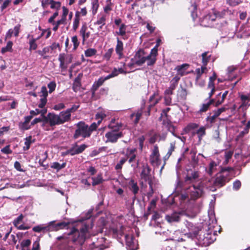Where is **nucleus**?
I'll use <instances>...</instances> for the list:
<instances>
[{
    "label": "nucleus",
    "instance_id": "nucleus-5",
    "mask_svg": "<svg viewBox=\"0 0 250 250\" xmlns=\"http://www.w3.org/2000/svg\"><path fill=\"white\" fill-rule=\"evenodd\" d=\"M150 56L151 52L149 55H146L143 49H139L131 59V62L129 65L130 66L133 65L141 66L146 62L148 66L152 65L155 63L156 60H155L153 62H150Z\"/></svg>",
    "mask_w": 250,
    "mask_h": 250
},
{
    "label": "nucleus",
    "instance_id": "nucleus-51",
    "mask_svg": "<svg viewBox=\"0 0 250 250\" xmlns=\"http://www.w3.org/2000/svg\"><path fill=\"white\" fill-rule=\"evenodd\" d=\"M61 5V3L59 1H55L51 0L50 7L52 9H59Z\"/></svg>",
    "mask_w": 250,
    "mask_h": 250
},
{
    "label": "nucleus",
    "instance_id": "nucleus-1",
    "mask_svg": "<svg viewBox=\"0 0 250 250\" xmlns=\"http://www.w3.org/2000/svg\"><path fill=\"white\" fill-rule=\"evenodd\" d=\"M200 174L196 171L188 172L185 178L186 184H191L188 187H185L186 193L182 195L183 199L190 197L191 199L195 200L201 197L203 193V184L199 180Z\"/></svg>",
    "mask_w": 250,
    "mask_h": 250
},
{
    "label": "nucleus",
    "instance_id": "nucleus-15",
    "mask_svg": "<svg viewBox=\"0 0 250 250\" xmlns=\"http://www.w3.org/2000/svg\"><path fill=\"white\" fill-rule=\"evenodd\" d=\"M86 147L87 146L84 144L79 146L75 145L68 150V153L71 155L79 154L84 151Z\"/></svg>",
    "mask_w": 250,
    "mask_h": 250
},
{
    "label": "nucleus",
    "instance_id": "nucleus-8",
    "mask_svg": "<svg viewBox=\"0 0 250 250\" xmlns=\"http://www.w3.org/2000/svg\"><path fill=\"white\" fill-rule=\"evenodd\" d=\"M233 169L232 167H227L222 169L221 173L217 175L214 182V184L216 186L219 187L224 186L226 182H228L230 180L228 178L229 172L232 171Z\"/></svg>",
    "mask_w": 250,
    "mask_h": 250
},
{
    "label": "nucleus",
    "instance_id": "nucleus-6",
    "mask_svg": "<svg viewBox=\"0 0 250 250\" xmlns=\"http://www.w3.org/2000/svg\"><path fill=\"white\" fill-rule=\"evenodd\" d=\"M75 125L76 128L73 135L75 139L82 138V140H83L90 136L89 126L84 122H79Z\"/></svg>",
    "mask_w": 250,
    "mask_h": 250
},
{
    "label": "nucleus",
    "instance_id": "nucleus-17",
    "mask_svg": "<svg viewBox=\"0 0 250 250\" xmlns=\"http://www.w3.org/2000/svg\"><path fill=\"white\" fill-rule=\"evenodd\" d=\"M20 25L15 26L14 29H10L6 33L5 40L10 39L13 35L15 37H18L20 32Z\"/></svg>",
    "mask_w": 250,
    "mask_h": 250
},
{
    "label": "nucleus",
    "instance_id": "nucleus-35",
    "mask_svg": "<svg viewBox=\"0 0 250 250\" xmlns=\"http://www.w3.org/2000/svg\"><path fill=\"white\" fill-rule=\"evenodd\" d=\"M33 230L37 232L41 231H47L46 225H41L36 226L33 228Z\"/></svg>",
    "mask_w": 250,
    "mask_h": 250
},
{
    "label": "nucleus",
    "instance_id": "nucleus-29",
    "mask_svg": "<svg viewBox=\"0 0 250 250\" xmlns=\"http://www.w3.org/2000/svg\"><path fill=\"white\" fill-rule=\"evenodd\" d=\"M161 98L158 96L157 93H154L149 98V102L151 103L149 106L155 105L161 100Z\"/></svg>",
    "mask_w": 250,
    "mask_h": 250
},
{
    "label": "nucleus",
    "instance_id": "nucleus-21",
    "mask_svg": "<svg viewBox=\"0 0 250 250\" xmlns=\"http://www.w3.org/2000/svg\"><path fill=\"white\" fill-rule=\"evenodd\" d=\"M59 61L60 62V67L62 70H65L67 67V64L71 62V58L68 61H65V58L64 54H60Z\"/></svg>",
    "mask_w": 250,
    "mask_h": 250
},
{
    "label": "nucleus",
    "instance_id": "nucleus-9",
    "mask_svg": "<svg viewBox=\"0 0 250 250\" xmlns=\"http://www.w3.org/2000/svg\"><path fill=\"white\" fill-rule=\"evenodd\" d=\"M43 122L44 124L49 123L51 126L61 124L58 115L51 113H49L47 117L43 116Z\"/></svg>",
    "mask_w": 250,
    "mask_h": 250
},
{
    "label": "nucleus",
    "instance_id": "nucleus-23",
    "mask_svg": "<svg viewBox=\"0 0 250 250\" xmlns=\"http://www.w3.org/2000/svg\"><path fill=\"white\" fill-rule=\"evenodd\" d=\"M128 187L129 189L133 192L134 195L138 193L139 188L137 185V183L134 180L131 179L128 183Z\"/></svg>",
    "mask_w": 250,
    "mask_h": 250
},
{
    "label": "nucleus",
    "instance_id": "nucleus-42",
    "mask_svg": "<svg viewBox=\"0 0 250 250\" xmlns=\"http://www.w3.org/2000/svg\"><path fill=\"white\" fill-rule=\"evenodd\" d=\"M97 50L94 48H89L84 52L85 55L87 57H92L96 54Z\"/></svg>",
    "mask_w": 250,
    "mask_h": 250
},
{
    "label": "nucleus",
    "instance_id": "nucleus-43",
    "mask_svg": "<svg viewBox=\"0 0 250 250\" xmlns=\"http://www.w3.org/2000/svg\"><path fill=\"white\" fill-rule=\"evenodd\" d=\"M98 0H93L92 1V10L93 15H95L99 7Z\"/></svg>",
    "mask_w": 250,
    "mask_h": 250
},
{
    "label": "nucleus",
    "instance_id": "nucleus-38",
    "mask_svg": "<svg viewBox=\"0 0 250 250\" xmlns=\"http://www.w3.org/2000/svg\"><path fill=\"white\" fill-rule=\"evenodd\" d=\"M65 166L66 163H63L62 164H60L58 162H54L51 164V167L59 170L64 168Z\"/></svg>",
    "mask_w": 250,
    "mask_h": 250
},
{
    "label": "nucleus",
    "instance_id": "nucleus-39",
    "mask_svg": "<svg viewBox=\"0 0 250 250\" xmlns=\"http://www.w3.org/2000/svg\"><path fill=\"white\" fill-rule=\"evenodd\" d=\"M39 38L34 39L32 38L30 40L29 44V50L31 51L32 50H35L37 48V44L36 43V41Z\"/></svg>",
    "mask_w": 250,
    "mask_h": 250
},
{
    "label": "nucleus",
    "instance_id": "nucleus-30",
    "mask_svg": "<svg viewBox=\"0 0 250 250\" xmlns=\"http://www.w3.org/2000/svg\"><path fill=\"white\" fill-rule=\"evenodd\" d=\"M150 162L151 164L154 166H159L160 165V163H161L160 156L150 155Z\"/></svg>",
    "mask_w": 250,
    "mask_h": 250
},
{
    "label": "nucleus",
    "instance_id": "nucleus-20",
    "mask_svg": "<svg viewBox=\"0 0 250 250\" xmlns=\"http://www.w3.org/2000/svg\"><path fill=\"white\" fill-rule=\"evenodd\" d=\"M58 116L61 124L69 121L71 118V114L67 110L61 112Z\"/></svg>",
    "mask_w": 250,
    "mask_h": 250
},
{
    "label": "nucleus",
    "instance_id": "nucleus-31",
    "mask_svg": "<svg viewBox=\"0 0 250 250\" xmlns=\"http://www.w3.org/2000/svg\"><path fill=\"white\" fill-rule=\"evenodd\" d=\"M187 96L186 90L181 86L177 91L178 98L180 99H185Z\"/></svg>",
    "mask_w": 250,
    "mask_h": 250
},
{
    "label": "nucleus",
    "instance_id": "nucleus-11",
    "mask_svg": "<svg viewBox=\"0 0 250 250\" xmlns=\"http://www.w3.org/2000/svg\"><path fill=\"white\" fill-rule=\"evenodd\" d=\"M223 16L222 13H220L214 9H212L208 15L205 16L204 21H207L208 24L210 22L214 21L217 18H221Z\"/></svg>",
    "mask_w": 250,
    "mask_h": 250
},
{
    "label": "nucleus",
    "instance_id": "nucleus-4",
    "mask_svg": "<svg viewBox=\"0 0 250 250\" xmlns=\"http://www.w3.org/2000/svg\"><path fill=\"white\" fill-rule=\"evenodd\" d=\"M122 124L112 120L108 125L110 130L107 132L105 137L107 139L106 142L116 143L118 139L122 137L123 134L120 131L122 128Z\"/></svg>",
    "mask_w": 250,
    "mask_h": 250
},
{
    "label": "nucleus",
    "instance_id": "nucleus-54",
    "mask_svg": "<svg viewBox=\"0 0 250 250\" xmlns=\"http://www.w3.org/2000/svg\"><path fill=\"white\" fill-rule=\"evenodd\" d=\"M23 218V215L21 214L20 216H19L18 218L14 221L13 224L16 228L18 227V226L20 225V224Z\"/></svg>",
    "mask_w": 250,
    "mask_h": 250
},
{
    "label": "nucleus",
    "instance_id": "nucleus-58",
    "mask_svg": "<svg viewBox=\"0 0 250 250\" xmlns=\"http://www.w3.org/2000/svg\"><path fill=\"white\" fill-rule=\"evenodd\" d=\"M227 2L231 6H235L241 2V0H227Z\"/></svg>",
    "mask_w": 250,
    "mask_h": 250
},
{
    "label": "nucleus",
    "instance_id": "nucleus-13",
    "mask_svg": "<svg viewBox=\"0 0 250 250\" xmlns=\"http://www.w3.org/2000/svg\"><path fill=\"white\" fill-rule=\"evenodd\" d=\"M90 34V32L88 30L86 23H83L80 30V35L82 38V42L83 44H84L85 42L89 38Z\"/></svg>",
    "mask_w": 250,
    "mask_h": 250
},
{
    "label": "nucleus",
    "instance_id": "nucleus-24",
    "mask_svg": "<svg viewBox=\"0 0 250 250\" xmlns=\"http://www.w3.org/2000/svg\"><path fill=\"white\" fill-rule=\"evenodd\" d=\"M240 99L242 101L241 106H247L250 105V92L248 95L241 94L240 96Z\"/></svg>",
    "mask_w": 250,
    "mask_h": 250
},
{
    "label": "nucleus",
    "instance_id": "nucleus-25",
    "mask_svg": "<svg viewBox=\"0 0 250 250\" xmlns=\"http://www.w3.org/2000/svg\"><path fill=\"white\" fill-rule=\"evenodd\" d=\"M215 99H210L207 103L203 104L200 107V109L198 111L199 113H202L206 112L208 110L209 107L211 104H214Z\"/></svg>",
    "mask_w": 250,
    "mask_h": 250
},
{
    "label": "nucleus",
    "instance_id": "nucleus-48",
    "mask_svg": "<svg viewBox=\"0 0 250 250\" xmlns=\"http://www.w3.org/2000/svg\"><path fill=\"white\" fill-rule=\"evenodd\" d=\"M205 130L206 128L204 126L201 127L199 129L197 130L196 133L198 134L199 140H201L202 137L205 135Z\"/></svg>",
    "mask_w": 250,
    "mask_h": 250
},
{
    "label": "nucleus",
    "instance_id": "nucleus-26",
    "mask_svg": "<svg viewBox=\"0 0 250 250\" xmlns=\"http://www.w3.org/2000/svg\"><path fill=\"white\" fill-rule=\"evenodd\" d=\"M189 65L187 63L183 64L181 65L177 66L176 69L177 71L178 75L180 76L184 75L186 70L188 68Z\"/></svg>",
    "mask_w": 250,
    "mask_h": 250
},
{
    "label": "nucleus",
    "instance_id": "nucleus-36",
    "mask_svg": "<svg viewBox=\"0 0 250 250\" xmlns=\"http://www.w3.org/2000/svg\"><path fill=\"white\" fill-rule=\"evenodd\" d=\"M12 46H13V42L11 41H8L7 42V45L5 47H2L1 48V53L2 54L5 53L6 52L9 51L12 52Z\"/></svg>",
    "mask_w": 250,
    "mask_h": 250
},
{
    "label": "nucleus",
    "instance_id": "nucleus-10",
    "mask_svg": "<svg viewBox=\"0 0 250 250\" xmlns=\"http://www.w3.org/2000/svg\"><path fill=\"white\" fill-rule=\"evenodd\" d=\"M67 227V224L64 222L55 224V221H51L46 224L47 231H58Z\"/></svg>",
    "mask_w": 250,
    "mask_h": 250
},
{
    "label": "nucleus",
    "instance_id": "nucleus-62",
    "mask_svg": "<svg viewBox=\"0 0 250 250\" xmlns=\"http://www.w3.org/2000/svg\"><path fill=\"white\" fill-rule=\"evenodd\" d=\"M241 186V182L239 180H236L233 184V188L235 190H237L240 188Z\"/></svg>",
    "mask_w": 250,
    "mask_h": 250
},
{
    "label": "nucleus",
    "instance_id": "nucleus-19",
    "mask_svg": "<svg viewBox=\"0 0 250 250\" xmlns=\"http://www.w3.org/2000/svg\"><path fill=\"white\" fill-rule=\"evenodd\" d=\"M123 43L118 38L117 39V44L115 47L116 54L118 55V59H121L124 57L123 54Z\"/></svg>",
    "mask_w": 250,
    "mask_h": 250
},
{
    "label": "nucleus",
    "instance_id": "nucleus-63",
    "mask_svg": "<svg viewBox=\"0 0 250 250\" xmlns=\"http://www.w3.org/2000/svg\"><path fill=\"white\" fill-rule=\"evenodd\" d=\"M105 17L104 16H102L97 20L95 24L98 25L102 24V25H104L105 24Z\"/></svg>",
    "mask_w": 250,
    "mask_h": 250
},
{
    "label": "nucleus",
    "instance_id": "nucleus-57",
    "mask_svg": "<svg viewBox=\"0 0 250 250\" xmlns=\"http://www.w3.org/2000/svg\"><path fill=\"white\" fill-rule=\"evenodd\" d=\"M114 49L113 48L109 49L104 55V58L106 60H109L113 52Z\"/></svg>",
    "mask_w": 250,
    "mask_h": 250
},
{
    "label": "nucleus",
    "instance_id": "nucleus-28",
    "mask_svg": "<svg viewBox=\"0 0 250 250\" xmlns=\"http://www.w3.org/2000/svg\"><path fill=\"white\" fill-rule=\"evenodd\" d=\"M144 106H145V104H144L142 106L141 108L140 109L138 110L137 111V112H136V113H133L130 115V117L131 118H133L134 116H135V119L134 121V122L135 124H137L139 122V121L140 120L141 117L142 115L143 110L144 108Z\"/></svg>",
    "mask_w": 250,
    "mask_h": 250
},
{
    "label": "nucleus",
    "instance_id": "nucleus-2",
    "mask_svg": "<svg viewBox=\"0 0 250 250\" xmlns=\"http://www.w3.org/2000/svg\"><path fill=\"white\" fill-rule=\"evenodd\" d=\"M91 216V211H88L86 217L78 222L77 228H73L71 231L68 233L73 236V241L77 242L79 244L82 245L84 242L85 239L89 235V230L92 227V222L88 220L84 222V220H88Z\"/></svg>",
    "mask_w": 250,
    "mask_h": 250
},
{
    "label": "nucleus",
    "instance_id": "nucleus-3",
    "mask_svg": "<svg viewBox=\"0 0 250 250\" xmlns=\"http://www.w3.org/2000/svg\"><path fill=\"white\" fill-rule=\"evenodd\" d=\"M186 226L189 232L186 233H182L179 231L175 232L172 238L173 241L184 242L187 241L188 239L193 240L197 237L200 230V228L189 222H186Z\"/></svg>",
    "mask_w": 250,
    "mask_h": 250
},
{
    "label": "nucleus",
    "instance_id": "nucleus-45",
    "mask_svg": "<svg viewBox=\"0 0 250 250\" xmlns=\"http://www.w3.org/2000/svg\"><path fill=\"white\" fill-rule=\"evenodd\" d=\"M207 70V67L205 66H202L201 68H198L196 70L197 73L196 80L200 79L201 76L204 73L205 70Z\"/></svg>",
    "mask_w": 250,
    "mask_h": 250
},
{
    "label": "nucleus",
    "instance_id": "nucleus-55",
    "mask_svg": "<svg viewBox=\"0 0 250 250\" xmlns=\"http://www.w3.org/2000/svg\"><path fill=\"white\" fill-rule=\"evenodd\" d=\"M106 116L104 113H98L96 115V118L98 120V124L100 125L102 120Z\"/></svg>",
    "mask_w": 250,
    "mask_h": 250
},
{
    "label": "nucleus",
    "instance_id": "nucleus-37",
    "mask_svg": "<svg viewBox=\"0 0 250 250\" xmlns=\"http://www.w3.org/2000/svg\"><path fill=\"white\" fill-rule=\"evenodd\" d=\"M80 18L78 17V13H75V18L73 22V29L74 31H76L78 28L80 23Z\"/></svg>",
    "mask_w": 250,
    "mask_h": 250
},
{
    "label": "nucleus",
    "instance_id": "nucleus-61",
    "mask_svg": "<svg viewBox=\"0 0 250 250\" xmlns=\"http://www.w3.org/2000/svg\"><path fill=\"white\" fill-rule=\"evenodd\" d=\"M41 93L42 94L41 96L42 97V98H46L48 95V92L47 90V88L45 86H43L42 87Z\"/></svg>",
    "mask_w": 250,
    "mask_h": 250
},
{
    "label": "nucleus",
    "instance_id": "nucleus-14",
    "mask_svg": "<svg viewBox=\"0 0 250 250\" xmlns=\"http://www.w3.org/2000/svg\"><path fill=\"white\" fill-rule=\"evenodd\" d=\"M126 248L128 250H136L137 246L134 242L133 237L130 235H126L125 237Z\"/></svg>",
    "mask_w": 250,
    "mask_h": 250
},
{
    "label": "nucleus",
    "instance_id": "nucleus-16",
    "mask_svg": "<svg viewBox=\"0 0 250 250\" xmlns=\"http://www.w3.org/2000/svg\"><path fill=\"white\" fill-rule=\"evenodd\" d=\"M181 215V212H175L170 215H167L165 218L167 221L169 223L178 222L180 219Z\"/></svg>",
    "mask_w": 250,
    "mask_h": 250
},
{
    "label": "nucleus",
    "instance_id": "nucleus-32",
    "mask_svg": "<svg viewBox=\"0 0 250 250\" xmlns=\"http://www.w3.org/2000/svg\"><path fill=\"white\" fill-rule=\"evenodd\" d=\"M50 51V47L49 46L45 47L43 48L42 50H38L37 52L42 56L44 59H46L48 58V56L45 55L46 54L49 53Z\"/></svg>",
    "mask_w": 250,
    "mask_h": 250
},
{
    "label": "nucleus",
    "instance_id": "nucleus-41",
    "mask_svg": "<svg viewBox=\"0 0 250 250\" xmlns=\"http://www.w3.org/2000/svg\"><path fill=\"white\" fill-rule=\"evenodd\" d=\"M228 94V91H226L222 95V98L221 100H218L216 101H215L214 105L215 106H217L219 105H220L222 103H223L225 99L226 98V96H227Z\"/></svg>",
    "mask_w": 250,
    "mask_h": 250
},
{
    "label": "nucleus",
    "instance_id": "nucleus-44",
    "mask_svg": "<svg viewBox=\"0 0 250 250\" xmlns=\"http://www.w3.org/2000/svg\"><path fill=\"white\" fill-rule=\"evenodd\" d=\"M126 26L125 24H122L120 25L119 31L116 32L117 34L120 36H124L126 33Z\"/></svg>",
    "mask_w": 250,
    "mask_h": 250
},
{
    "label": "nucleus",
    "instance_id": "nucleus-49",
    "mask_svg": "<svg viewBox=\"0 0 250 250\" xmlns=\"http://www.w3.org/2000/svg\"><path fill=\"white\" fill-rule=\"evenodd\" d=\"M233 154V152L231 151H226L225 153V160L224 162L225 164H228L230 159H231Z\"/></svg>",
    "mask_w": 250,
    "mask_h": 250
},
{
    "label": "nucleus",
    "instance_id": "nucleus-12",
    "mask_svg": "<svg viewBox=\"0 0 250 250\" xmlns=\"http://www.w3.org/2000/svg\"><path fill=\"white\" fill-rule=\"evenodd\" d=\"M216 224V221L215 220H213L212 221V224L209 225L208 229V232L207 233V236H206V239H210V241L208 242V243H212L215 240V236L217 234V231L214 230L213 228H214V225Z\"/></svg>",
    "mask_w": 250,
    "mask_h": 250
},
{
    "label": "nucleus",
    "instance_id": "nucleus-33",
    "mask_svg": "<svg viewBox=\"0 0 250 250\" xmlns=\"http://www.w3.org/2000/svg\"><path fill=\"white\" fill-rule=\"evenodd\" d=\"M47 112V110L46 109H36L35 110H31L30 112V114L32 115V116L37 115L38 114H41L42 116H44V114H46Z\"/></svg>",
    "mask_w": 250,
    "mask_h": 250
},
{
    "label": "nucleus",
    "instance_id": "nucleus-40",
    "mask_svg": "<svg viewBox=\"0 0 250 250\" xmlns=\"http://www.w3.org/2000/svg\"><path fill=\"white\" fill-rule=\"evenodd\" d=\"M198 125L195 123H190L184 129V131L186 133H188L192 129L197 128Z\"/></svg>",
    "mask_w": 250,
    "mask_h": 250
},
{
    "label": "nucleus",
    "instance_id": "nucleus-59",
    "mask_svg": "<svg viewBox=\"0 0 250 250\" xmlns=\"http://www.w3.org/2000/svg\"><path fill=\"white\" fill-rule=\"evenodd\" d=\"M31 243L29 239L23 240L21 244V247L23 249L29 247Z\"/></svg>",
    "mask_w": 250,
    "mask_h": 250
},
{
    "label": "nucleus",
    "instance_id": "nucleus-46",
    "mask_svg": "<svg viewBox=\"0 0 250 250\" xmlns=\"http://www.w3.org/2000/svg\"><path fill=\"white\" fill-rule=\"evenodd\" d=\"M92 185L95 186L100 184L103 182V178L101 175H98L96 177H92Z\"/></svg>",
    "mask_w": 250,
    "mask_h": 250
},
{
    "label": "nucleus",
    "instance_id": "nucleus-53",
    "mask_svg": "<svg viewBox=\"0 0 250 250\" xmlns=\"http://www.w3.org/2000/svg\"><path fill=\"white\" fill-rule=\"evenodd\" d=\"M72 42H73L74 50H76L79 46L80 42L78 40V38L76 36H74L72 37Z\"/></svg>",
    "mask_w": 250,
    "mask_h": 250
},
{
    "label": "nucleus",
    "instance_id": "nucleus-18",
    "mask_svg": "<svg viewBox=\"0 0 250 250\" xmlns=\"http://www.w3.org/2000/svg\"><path fill=\"white\" fill-rule=\"evenodd\" d=\"M161 40L160 39H157L155 46L151 49L150 52V62H153L155 60H156V56L158 54V47L161 44Z\"/></svg>",
    "mask_w": 250,
    "mask_h": 250
},
{
    "label": "nucleus",
    "instance_id": "nucleus-60",
    "mask_svg": "<svg viewBox=\"0 0 250 250\" xmlns=\"http://www.w3.org/2000/svg\"><path fill=\"white\" fill-rule=\"evenodd\" d=\"M126 158H123L122 159L120 162H119V163H118L117 164V165L116 166V169L117 170H118V169H121L122 168V166L125 164V163L126 161Z\"/></svg>",
    "mask_w": 250,
    "mask_h": 250
},
{
    "label": "nucleus",
    "instance_id": "nucleus-27",
    "mask_svg": "<svg viewBox=\"0 0 250 250\" xmlns=\"http://www.w3.org/2000/svg\"><path fill=\"white\" fill-rule=\"evenodd\" d=\"M136 151L135 149H128L127 150L126 155L129 158L128 162L130 164H131L135 160Z\"/></svg>",
    "mask_w": 250,
    "mask_h": 250
},
{
    "label": "nucleus",
    "instance_id": "nucleus-47",
    "mask_svg": "<svg viewBox=\"0 0 250 250\" xmlns=\"http://www.w3.org/2000/svg\"><path fill=\"white\" fill-rule=\"evenodd\" d=\"M31 139V136H29L25 139L24 142L25 146H23L24 150H27L30 148V145L32 143Z\"/></svg>",
    "mask_w": 250,
    "mask_h": 250
},
{
    "label": "nucleus",
    "instance_id": "nucleus-52",
    "mask_svg": "<svg viewBox=\"0 0 250 250\" xmlns=\"http://www.w3.org/2000/svg\"><path fill=\"white\" fill-rule=\"evenodd\" d=\"M65 22V21L62 19L58 20L56 22H53L52 24L54 25V27L53 28V30L56 31L58 29L59 26L60 24H64Z\"/></svg>",
    "mask_w": 250,
    "mask_h": 250
},
{
    "label": "nucleus",
    "instance_id": "nucleus-50",
    "mask_svg": "<svg viewBox=\"0 0 250 250\" xmlns=\"http://www.w3.org/2000/svg\"><path fill=\"white\" fill-rule=\"evenodd\" d=\"M202 63H203V66H205L208 64V62L209 60V57L207 56V52H204L202 54Z\"/></svg>",
    "mask_w": 250,
    "mask_h": 250
},
{
    "label": "nucleus",
    "instance_id": "nucleus-34",
    "mask_svg": "<svg viewBox=\"0 0 250 250\" xmlns=\"http://www.w3.org/2000/svg\"><path fill=\"white\" fill-rule=\"evenodd\" d=\"M217 164L214 162H211L209 164V167L207 169V172L211 175L216 170Z\"/></svg>",
    "mask_w": 250,
    "mask_h": 250
},
{
    "label": "nucleus",
    "instance_id": "nucleus-56",
    "mask_svg": "<svg viewBox=\"0 0 250 250\" xmlns=\"http://www.w3.org/2000/svg\"><path fill=\"white\" fill-rule=\"evenodd\" d=\"M175 148V142H172L170 144V147L168 149V151L167 153V156L169 157L172 154V152L174 150Z\"/></svg>",
    "mask_w": 250,
    "mask_h": 250
},
{
    "label": "nucleus",
    "instance_id": "nucleus-64",
    "mask_svg": "<svg viewBox=\"0 0 250 250\" xmlns=\"http://www.w3.org/2000/svg\"><path fill=\"white\" fill-rule=\"evenodd\" d=\"M56 86V83L54 82H51L48 84V87L49 89V92H52L55 89Z\"/></svg>",
    "mask_w": 250,
    "mask_h": 250
},
{
    "label": "nucleus",
    "instance_id": "nucleus-22",
    "mask_svg": "<svg viewBox=\"0 0 250 250\" xmlns=\"http://www.w3.org/2000/svg\"><path fill=\"white\" fill-rule=\"evenodd\" d=\"M107 80H108V79L106 76L105 77H102L100 78L97 81L95 82L92 85V88L93 92L94 93L95 91H96L97 89L103 84L104 81Z\"/></svg>",
    "mask_w": 250,
    "mask_h": 250
},
{
    "label": "nucleus",
    "instance_id": "nucleus-7",
    "mask_svg": "<svg viewBox=\"0 0 250 250\" xmlns=\"http://www.w3.org/2000/svg\"><path fill=\"white\" fill-rule=\"evenodd\" d=\"M151 168L147 165H144L140 174V177L142 180L147 182L149 186L151 191L148 193V196H151L153 193V190L152 185V177L150 174Z\"/></svg>",
    "mask_w": 250,
    "mask_h": 250
}]
</instances>
